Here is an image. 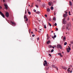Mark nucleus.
I'll use <instances>...</instances> for the list:
<instances>
[{"mask_svg":"<svg viewBox=\"0 0 73 73\" xmlns=\"http://www.w3.org/2000/svg\"><path fill=\"white\" fill-rule=\"evenodd\" d=\"M44 62L45 63L43 64L44 66H48V63H47V62H46V60H44Z\"/></svg>","mask_w":73,"mask_h":73,"instance_id":"nucleus-1","label":"nucleus"},{"mask_svg":"<svg viewBox=\"0 0 73 73\" xmlns=\"http://www.w3.org/2000/svg\"><path fill=\"white\" fill-rule=\"evenodd\" d=\"M57 48L58 49L59 48H60V49H62V48L61 45L59 44H58V45H57Z\"/></svg>","mask_w":73,"mask_h":73,"instance_id":"nucleus-2","label":"nucleus"},{"mask_svg":"<svg viewBox=\"0 0 73 73\" xmlns=\"http://www.w3.org/2000/svg\"><path fill=\"white\" fill-rule=\"evenodd\" d=\"M63 23L64 24H66V21H65V18H64L63 20Z\"/></svg>","mask_w":73,"mask_h":73,"instance_id":"nucleus-3","label":"nucleus"},{"mask_svg":"<svg viewBox=\"0 0 73 73\" xmlns=\"http://www.w3.org/2000/svg\"><path fill=\"white\" fill-rule=\"evenodd\" d=\"M0 15L3 17V18H4L5 17V16H4V14L3 13H2L0 11Z\"/></svg>","mask_w":73,"mask_h":73,"instance_id":"nucleus-4","label":"nucleus"},{"mask_svg":"<svg viewBox=\"0 0 73 73\" xmlns=\"http://www.w3.org/2000/svg\"><path fill=\"white\" fill-rule=\"evenodd\" d=\"M4 5L5 7V9H8V5L5 4Z\"/></svg>","mask_w":73,"mask_h":73,"instance_id":"nucleus-5","label":"nucleus"},{"mask_svg":"<svg viewBox=\"0 0 73 73\" xmlns=\"http://www.w3.org/2000/svg\"><path fill=\"white\" fill-rule=\"evenodd\" d=\"M5 15L6 17H9V13L8 12H6Z\"/></svg>","mask_w":73,"mask_h":73,"instance_id":"nucleus-6","label":"nucleus"},{"mask_svg":"<svg viewBox=\"0 0 73 73\" xmlns=\"http://www.w3.org/2000/svg\"><path fill=\"white\" fill-rule=\"evenodd\" d=\"M52 68H56V69H57V70H58V67H56V66L54 65H53L52 66Z\"/></svg>","mask_w":73,"mask_h":73,"instance_id":"nucleus-7","label":"nucleus"},{"mask_svg":"<svg viewBox=\"0 0 73 73\" xmlns=\"http://www.w3.org/2000/svg\"><path fill=\"white\" fill-rule=\"evenodd\" d=\"M11 23L12 24V25H16V23H15V22H12V21H11Z\"/></svg>","mask_w":73,"mask_h":73,"instance_id":"nucleus-8","label":"nucleus"},{"mask_svg":"<svg viewBox=\"0 0 73 73\" xmlns=\"http://www.w3.org/2000/svg\"><path fill=\"white\" fill-rule=\"evenodd\" d=\"M68 16V15L67 14H64L63 15V17H66Z\"/></svg>","mask_w":73,"mask_h":73,"instance_id":"nucleus-9","label":"nucleus"},{"mask_svg":"<svg viewBox=\"0 0 73 73\" xmlns=\"http://www.w3.org/2000/svg\"><path fill=\"white\" fill-rule=\"evenodd\" d=\"M65 40H66V37H65V36H64V38H63V41H64V42H65Z\"/></svg>","mask_w":73,"mask_h":73,"instance_id":"nucleus-10","label":"nucleus"},{"mask_svg":"<svg viewBox=\"0 0 73 73\" xmlns=\"http://www.w3.org/2000/svg\"><path fill=\"white\" fill-rule=\"evenodd\" d=\"M69 3H70V6H72V3L70 1H69Z\"/></svg>","mask_w":73,"mask_h":73,"instance_id":"nucleus-11","label":"nucleus"},{"mask_svg":"<svg viewBox=\"0 0 73 73\" xmlns=\"http://www.w3.org/2000/svg\"><path fill=\"white\" fill-rule=\"evenodd\" d=\"M48 46V47L49 48H52V47H53V46L51 45H49Z\"/></svg>","mask_w":73,"mask_h":73,"instance_id":"nucleus-12","label":"nucleus"},{"mask_svg":"<svg viewBox=\"0 0 73 73\" xmlns=\"http://www.w3.org/2000/svg\"><path fill=\"white\" fill-rule=\"evenodd\" d=\"M47 12H50V9H49V8H48L47 9Z\"/></svg>","mask_w":73,"mask_h":73,"instance_id":"nucleus-13","label":"nucleus"},{"mask_svg":"<svg viewBox=\"0 0 73 73\" xmlns=\"http://www.w3.org/2000/svg\"><path fill=\"white\" fill-rule=\"evenodd\" d=\"M66 50H67V52L68 53H69V52H70V50H69L68 48H67Z\"/></svg>","mask_w":73,"mask_h":73,"instance_id":"nucleus-14","label":"nucleus"},{"mask_svg":"<svg viewBox=\"0 0 73 73\" xmlns=\"http://www.w3.org/2000/svg\"><path fill=\"white\" fill-rule=\"evenodd\" d=\"M63 68L64 69H65L66 70V69H67V67H63Z\"/></svg>","mask_w":73,"mask_h":73,"instance_id":"nucleus-15","label":"nucleus"},{"mask_svg":"<svg viewBox=\"0 0 73 73\" xmlns=\"http://www.w3.org/2000/svg\"><path fill=\"white\" fill-rule=\"evenodd\" d=\"M43 27H44V28H45V29H46V25H43Z\"/></svg>","mask_w":73,"mask_h":73,"instance_id":"nucleus-16","label":"nucleus"},{"mask_svg":"<svg viewBox=\"0 0 73 73\" xmlns=\"http://www.w3.org/2000/svg\"><path fill=\"white\" fill-rule=\"evenodd\" d=\"M27 15H25L24 16V19H27Z\"/></svg>","mask_w":73,"mask_h":73,"instance_id":"nucleus-17","label":"nucleus"},{"mask_svg":"<svg viewBox=\"0 0 73 73\" xmlns=\"http://www.w3.org/2000/svg\"><path fill=\"white\" fill-rule=\"evenodd\" d=\"M50 8L51 10H53V9H54V8H53V7H51Z\"/></svg>","mask_w":73,"mask_h":73,"instance_id":"nucleus-18","label":"nucleus"},{"mask_svg":"<svg viewBox=\"0 0 73 73\" xmlns=\"http://www.w3.org/2000/svg\"><path fill=\"white\" fill-rule=\"evenodd\" d=\"M50 43V41L49 40H48L47 42V44H49Z\"/></svg>","mask_w":73,"mask_h":73,"instance_id":"nucleus-19","label":"nucleus"},{"mask_svg":"<svg viewBox=\"0 0 73 73\" xmlns=\"http://www.w3.org/2000/svg\"><path fill=\"white\" fill-rule=\"evenodd\" d=\"M53 20H54V21H56V18L54 17L53 19Z\"/></svg>","mask_w":73,"mask_h":73,"instance_id":"nucleus-20","label":"nucleus"},{"mask_svg":"<svg viewBox=\"0 0 73 73\" xmlns=\"http://www.w3.org/2000/svg\"><path fill=\"white\" fill-rule=\"evenodd\" d=\"M48 23V25H50V27H51V26H52V25H51V24H50V23Z\"/></svg>","mask_w":73,"mask_h":73,"instance_id":"nucleus-21","label":"nucleus"},{"mask_svg":"<svg viewBox=\"0 0 73 73\" xmlns=\"http://www.w3.org/2000/svg\"><path fill=\"white\" fill-rule=\"evenodd\" d=\"M64 45H66L67 44V42H65L64 43Z\"/></svg>","mask_w":73,"mask_h":73,"instance_id":"nucleus-22","label":"nucleus"},{"mask_svg":"<svg viewBox=\"0 0 73 73\" xmlns=\"http://www.w3.org/2000/svg\"><path fill=\"white\" fill-rule=\"evenodd\" d=\"M62 29H65V26H63L62 27Z\"/></svg>","mask_w":73,"mask_h":73,"instance_id":"nucleus-23","label":"nucleus"},{"mask_svg":"<svg viewBox=\"0 0 73 73\" xmlns=\"http://www.w3.org/2000/svg\"><path fill=\"white\" fill-rule=\"evenodd\" d=\"M54 51V50L53 49H52L51 50V52H53Z\"/></svg>","mask_w":73,"mask_h":73,"instance_id":"nucleus-24","label":"nucleus"},{"mask_svg":"<svg viewBox=\"0 0 73 73\" xmlns=\"http://www.w3.org/2000/svg\"><path fill=\"white\" fill-rule=\"evenodd\" d=\"M28 14H29V15H31V12H30L29 11L28 12Z\"/></svg>","mask_w":73,"mask_h":73,"instance_id":"nucleus-25","label":"nucleus"},{"mask_svg":"<svg viewBox=\"0 0 73 73\" xmlns=\"http://www.w3.org/2000/svg\"><path fill=\"white\" fill-rule=\"evenodd\" d=\"M48 5H50H50H51V3H50L49 2L48 3Z\"/></svg>","mask_w":73,"mask_h":73,"instance_id":"nucleus-26","label":"nucleus"},{"mask_svg":"<svg viewBox=\"0 0 73 73\" xmlns=\"http://www.w3.org/2000/svg\"><path fill=\"white\" fill-rule=\"evenodd\" d=\"M40 12L39 11H38L37 12H36V13H38V14H39V13H40Z\"/></svg>","mask_w":73,"mask_h":73,"instance_id":"nucleus-27","label":"nucleus"},{"mask_svg":"<svg viewBox=\"0 0 73 73\" xmlns=\"http://www.w3.org/2000/svg\"><path fill=\"white\" fill-rule=\"evenodd\" d=\"M28 18H26L25 21H28Z\"/></svg>","mask_w":73,"mask_h":73,"instance_id":"nucleus-28","label":"nucleus"},{"mask_svg":"<svg viewBox=\"0 0 73 73\" xmlns=\"http://www.w3.org/2000/svg\"><path fill=\"white\" fill-rule=\"evenodd\" d=\"M29 33H31V29H30L29 31Z\"/></svg>","mask_w":73,"mask_h":73,"instance_id":"nucleus-29","label":"nucleus"},{"mask_svg":"<svg viewBox=\"0 0 73 73\" xmlns=\"http://www.w3.org/2000/svg\"><path fill=\"white\" fill-rule=\"evenodd\" d=\"M27 13V10H25V14H26Z\"/></svg>","mask_w":73,"mask_h":73,"instance_id":"nucleus-30","label":"nucleus"},{"mask_svg":"<svg viewBox=\"0 0 73 73\" xmlns=\"http://www.w3.org/2000/svg\"><path fill=\"white\" fill-rule=\"evenodd\" d=\"M36 8H38V6L37 5H36Z\"/></svg>","mask_w":73,"mask_h":73,"instance_id":"nucleus-31","label":"nucleus"},{"mask_svg":"<svg viewBox=\"0 0 73 73\" xmlns=\"http://www.w3.org/2000/svg\"><path fill=\"white\" fill-rule=\"evenodd\" d=\"M64 12L65 13H66V14H67V13H68V12H66V11H65Z\"/></svg>","mask_w":73,"mask_h":73,"instance_id":"nucleus-32","label":"nucleus"},{"mask_svg":"<svg viewBox=\"0 0 73 73\" xmlns=\"http://www.w3.org/2000/svg\"><path fill=\"white\" fill-rule=\"evenodd\" d=\"M33 11L35 12H36V10L35 9H34Z\"/></svg>","mask_w":73,"mask_h":73,"instance_id":"nucleus-33","label":"nucleus"},{"mask_svg":"<svg viewBox=\"0 0 73 73\" xmlns=\"http://www.w3.org/2000/svg\"><path fill=\"white\" fill-rule=\"evenodd\" d=\"M53 46H54V47H55V48H56V45H53Z\"/></svg>","mask_w":73,"mask_h":73,"instance_id":"nucleus-34","label":"nucleus"},{"mask_svg":"<svg viewBox=\"0 0 73 73\" xmlns=\"http://www.w3.org/2000/svg\"><path fill=\"white\" fill-rule=\"evenodd\" d=\"M71 44H73V41H71L70 42Z\"/></svg>","mask_w":73,"mask_h":73,"instance_id":"nucleus-35","label":"nucleus"},{"mask_svg":"<svg viewBox=\"0 0 73 73\" xmlns=\"http://www.w3.org/2000/svg\"><path fill=\"white\" fill-rule=\"evenodd\" d=\"M54 38H56V35H54Z\"/></svg>","mask_w":73,"mask_h":73,"instance_id":"nucleus-36","label":"nucleus"},{"mask_svg":"<svg viewBox=\"0 0 73 73\" xmlns=\"http://www.w3.org/2000/svg\"><path fill=\"white\" fill-rule=\"evenodd\" d=\"M58 55H60V56L61 54V53H58Z\"/></svg>","mask_w":73,"mask_h":73,"instance_id":"nucleus-37","label":"nucleus"},{"mask_svg":"<svg viewBox=\"0 0 73 73\" xmlns=\"http://www.w3.org/2000/svg\"><path fill=\"white\" fill-rule=\"evenodd\" d=\"M60 57H63V56L62 55H60Z\"/></svg>","mask_w":73,"mask_h":73,"instance_id":"nucleus-38","label":"nucleus"},{"mask_svg":"<svg viewBox=\"0 0 73 73\" xmlns=\"http://www.w3.org/2000/svg\"><path fill=\"white\" fill-rule=\"evenodd\" d=\"M57 26V23H55V26Z\"/></svg>","mask_w":73,"mask_h":73,"instance_id":"nucleus-39","label":"nucleus"},{"mask_svg":"<svg viewBox=\"0 0 73 73\" xmlns=\"http://www.w3.org/2000/svg\"><path fill=\"white\" fill-rule=\"evenodd\" d=\"M45 17H47L48 16L47 15H45Z\"/></svg>","mask_w":73,"mask_h":73,"instance_id":"nucleus-40","label":"nucleus"},{"mask_svg":"<svg viewBox=\"0 0 73 73\" xmlns=\"http://www.w3.org/2000/svg\"><path fill=\"white\" fill-rule=\"evenodd\" d=\"M49 37H48V38H47V40H49Z\"/></svg>","mask_w":73,"mask_h":73,"instance_id":"nucleus-41","label":"nucleus"},{"mask_svg":"<svg viewBox=\"0 0 73 73\" xmlns=\"http://www.w3.org/2000/svg\"><path fill=\"white\" fill-rule=\"evenodd\" d=\"M68 49H69V50H70L71 49L70 47H69Z\"/></svg>","mask_w":73,"mask_h":73,"instance_id":"nucleus-42","label":"nucleus"},{"mask_svg":"<svg viewBox=\"0 0 73 73\" xmlns=\"http://www.w3.org/2000/svg\"><path fill=\"white\" fill-rule=\"evenodd\" d=\"M64 38V36H62L61 38L62 39Z\"/></svg>","mask_w":73,"mask_h":73,"instance_id":"nucleus-43","label":"nucleus"},{"mask_svg":"<svg viewBox=\"0 0 73 73\" xmlns=\"http://www.w3.org/2000/svg\"><path fill=\"white\" fill-rule=\"evenodd\" d=\"M49 56H50V57H51L52 56V55H51V54H49Z\"/></svg>","mask_w":73,"mask_h":73,"instance_id":"nucleus-44","label":"nucleus"},{"mask_svg":"<svg viewBox=\"0 0 73 73\" xmlns=\"http://www.w3.org/2000/svg\"><path fill=\"white\" fill-rule=\"evenodd\" d=\"M35 35H33L32 37H35Z\"/></svg>","mask_w":73,"mask_h":73,"instance_id":"nucleus-45","label":"nucleus"},{"mask_svg":"<svg viewBox=\"0 0 73 73\" xmlns=\"http://www.w3.org/2000/svg\"><path fill=\"white\" fill-rule=\"evenodd\" d=\"M54 15H56V12L55 11L54 13Z\"/></svg>","mask_w":73,"mask_h":73,"instance_id":"nucleus-46","label":"nucleus"},{"mask_svg":"<svg viewBox=\"0 0 73 73\" xmlns=\"http://www.w3.org/2000/svg\"><path fill=\"white\" fill-rule=\"evenodd\" d=\"M67 71H68V72H70V70H69V69H68V70H67Z\"/></svg>","mask_w":73,"mask_h":73,"instance_id":"nucleus-47","label":"nucleus"},{"mask_svg":"<svg viewBox=\"0 0 73 73\" xmlns=\"http://www.w3.org/2000/svg\"><path fill=\"white\" fill-rule=\"evenodd\" d=\"M37 40H39V37H38L37 38Z\"/></svg>","mask_w":73,"mask_h":73,"instance_id":"nucleus-48","label":"nucleus"},{"mask_svg":"<svg viewBox=\"0 0 73 73\" xmlns=\"http://www.w3.org/2000/svg\"><path fill=\"white\" fill-rule=\"evenodd\" d=\"M56 31H58V29L57 28H56Z\"/></svg>","mask_w":73,"mask_h":73,"instance_id":"nucleus-49","label":"nucleus"},{"mask_svg":"<svg viewBox=\"0 0 73 73\" xmlns=\"http://www.w3.org/2000/svg\"><path fill=\"white\" fill-rule=\"evenodd\" d=\"M0 9H2V7L0 6Z\"/></svg>","mask_w":73,"mask_h":73,"instance_id":"nucleus-50","label":"nucleus"},{"mask_svg":"<svg viewBox=\"0 0 73 73\" xmlns=\"http://www.w3.org/2000/svg\"><path fill=\"white\" fill-rule=\"evenodd\" d=\"M52 38H54V36H52Z\"/></svg>","mask_w":73,"mask_h":73,"instance_id":"nucleus-51","label":"nucleus"},{"mask_svg":"<svg viewBox=\"0 0 73 73\" xmlns=\"http://www.w3.org/2000/svg\"><path fill=\"white\" fill-rule=\"evenodd\" d=\"M31 33L32 34H33V32H31Z\"/></svg>","mask_w":73,"mask_h":73,"instance_id":"nucleus-52","label":"nucleus"},{"mask_svg":"<svg viewBox=\"0 0 73 73\" xmlns=\"http://www.w3.org/2000/svg\"><path fill=\"white\" fill-rule=\"evenodd\" d=\"M48 37V34H47V37Z\"/></svg>","mask_w":73,"mask_h":73,"instance_id":"nucleus-53","label":"nucleus"},{"mask_svg":"<svg viewBox=\"0 0 73 73\" xmlns=\"http://www.w3.org/2000/svg\"><path fill=\"white\" fill-rule=\"evenodd\" d=\"M70 73H72V70H71L70 71Z\"/></svg>","mask_w":73,"mask_h":73,"instance_id":"nucleus-54","label":"nucleus"},{"mask_svg":"<svg viewBox=\"0 0 73 73\" xmlns=\"http://www.w3.org/2000/svg\"><path fill=\"white\" fill-rule=\"evenodd\" d=\"M38 32L39 33H41V31H38Z\"/></svg>","mask_w":73,"mask_h":73,"instance_id":"nucleus-55","label":"nucleus"},{"mask_svg":"<svg viewBox=\"0 0 73 73\" xmlns=\"http://www.w3.org/2000/svg\"><path fill=\"white\" fill-rule=\"evenodd\" d=\"M52 48H53V49H54V47H53L52 46Z\"/></svg>","mask_w":73,"mask_h":73,"instance_id":"nucleus-56","label":"nucleus"},{"mask_svg":"<svg viewBox=\"0 0 73 73\" xmlns=\"http://www.w3.org/2000/svg\"><path fill=\"white\" fill-rule=\"evenodd\" d=\"M67 20H68V21H69V18H68V19H67Z\"/></svg>","mask_w":73,"mask_h":73,"instance_id":"nucleus-57","label":"nucleus"},{"mask_svg":"<svg viewBox=\"0 0 73 73\" xmlns=\"http://www.w3.org/2000/svg\"><path fill=\"white\" fill-rule=\"evenodd\" d=\"M35 29V31L36 32H37V29Z\"/></svg>","mask_w":73,"mask_h":73,"instance_id":"nucleus-58","label":"nucleus"},{"mask_svg":"<svg viewBox=\"0 0 73 73\" xmlns=\"http://www.w3.org/2000/svg\"><path fill=\"white\" fill-rule=\"evenodd\" d=\"M27 12H29V9H27Z\"/></svg>","mask_w":73,"mask_h":73,"instance_id":"nucleus-59","label":"nucleus"},{"mask_svg":"<svg viewBox=\"0 0 73 73\" xmlns=\"http://www.w3.org/2000/svg\"><path fill=\"white\" fill-rule=\"evenodd\" d=\"M51 33H53V31H51Z\"/></svg>","mask_w":73,"mask_h":73,"instance_id":"nucleus-60","label":"nucleus"},{"mask_svg":"<svg viewBox=\"0 0 73 73\" xmlns=\"http://www.w3.org/2000/svg\"><path fill=\"white\" fill-rule=\"evenodd\" d=\"M66 29H68V30H69V29H68V27L66 28Z\"/></svg>","mask_w":73,"mask_h":73,"instance_id":"nucleus-61","label":"nucleus"},{"mask_svg":"<svg viewBox=\"0 0 73 73\" xmlns=\"http://www.w3.org/2000/svg\"><path fill=\"white\" fill-rule=\"evenodd\" d=\"M69 15H71V14H70V13H69Z\"/></svg>","mask_w":73,"mask_h":73,"instance_id":"nucleus-62","label":"nucleus"},{"mask_svg":"<svg viewBox=\"0 0 73 73\" xmlns=\"http://www.w3.org/2000/svg\"><path fill=\"white\" fill-rule=\"evenodd\" d=\"M70 67H71V68H72V66H70Z\"/></svg>","mask_w":73,"mask_h":73,"instance_id":"nucleus-63","label":"nucleus"},{"mask_svg":"<svg viewBox=\"0 0 73 73\" xmlns=\"http://www.w3.org/2000/svg\"><path fill=\"white\" fill-rule=\"evenodd\" d=\"M70 13V11H69V13Z\"/></svg>","mask_w":73,"mask_h":73,"instance_id":"nucleus-64","label":"nucleus"}]
</instances>
